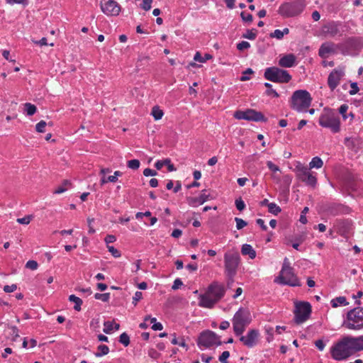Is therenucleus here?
Segmentation results:
<instances>
[{
    "instance_id": "1",
    "label": "nucleus",
    "mask_w": 363,
    "mask_h": 363,
    "mask_svg": "<svg viewBox=\"0 0 363 363\" xmlns=\"http://www.w3.org/2000/svg\"><path fill=\"white\" fill-rule=\"evenodd\" d=\"M224 294V286L218 283H213L208 286L204 294L200 295L199 306L203 308H211Z\"/></svg>"
},
{
    "instance_id": "2",
    "label": "nucleus",
    "mask_w": 363,
    "mask_h": 363,
    "mask_svg": "<svg viewBox=\"0 0 363 363\" xmlns=\"http://www.w3.org/2000/svg\"><path fill=\"white\" fill-rule=\"evenodd\" d=\"M275 282L291 286H301L300 281L294 273V269L290 267L288 259L285 258L282 269L279 275L275 279Z\"/></svg>"
},
{
    "instance_id": "3",
    "label": "nucleus",
    "mask_w": 363,
    "mask_h": 363,
    "mask_svg": "<svg viewBox=\"0 0 363 363\" xmlns=\"http://www.w3.org/2000/svg\"><path fill=\"white\" fill-rule=\"evenodd\" d=\"M252 319L247 309L240 308L234 315L232 322L233 330L236 335H241Z\"/></svg>"
},
{
    "instance_id": "4",
    "label": "nucleus",
    "mask_w": 363,
    "mask_h": 363,
    "mask_svg": "<svg viewBox=\"0 0 363 363\" xmlns=\"http://www.w3.org/2000/svg\"><path fill=\"white\" fill-rule=\"evenodd\" d=\"M349 336L344 337L331 348V355L335 360H343L352 354Z\"/></svg>"
},
{
    "instance_id": "5",
    "label": "nucleus",
    "mask_w": 363,
    "mask_h": 363,
    "mask_svg": "<svg viewBox=\"0 0 363 363\" xmlns=\"http://www.w3.org/2000/svg\"><path fill=\"white\" fill-rule=\"evenodd\" d=\"M240 257L238 252H227L224 255V266L226 276L234 281L238 268L240 264Z\"/></svg>"
},
{
    "instance_id": "6",
    "label": "nucleus",
    "mask_w": 363,
    "mask_h": 363,
    "mask_svg": "<svg viewBox=\"0 0 363 363\" xmlns=\"http://www.w3.org/2000/svg\"><path fill=\"white\" fill-rule=\"evenodd\" d=\"M342 326L350 330H359L363 328V308L357 307L349 311L347 319Z\"/></svg>"
},
{
    "instance_id": "7",
    "label": "nucleus",
    "mask_w": 363,
    "mask_h": 363,
    "mask_svg": "<svg viewBox=\"0 0 363 363\" xmlns=\"http://www.w3.org/2000/svg\"><path fill=\"white\" fill-rule=\"evenodd\" d=\"M312 98L309 92H294L291 98V107L297 112H307Z\"/></svg>"
},
{
    "instance_id": "8",
    "label": "nucleus",
    "mask_w": 363,
    "mask_h": 363,
    "mask_svg": "<svg viewBox=\"0 0 363 363\" xmlns=\"http://www.w3.org/2000/svg\"><path fill=\"white\" fill-rule=\"evenodd\" d=\"M304 8V0H296L282 4L279 8L278 13L284 18H290L299 15Z\"/></svg>"
},
{
    "instance_id": "9",
    "label": "nucleus",
    "mask_w": 363,
    "mask_h": 363,
    "mask_svg": "<svg viewBox=\"0 0 363 363\" xmlns=\"http://www.w3.org/2000/svg\"><path fill=\"white\" fill-rule=\"evenodd\" d=\"M264 77L267 80L279 83H286L291 79L288 71L276 67L267 68L264 72Z\"/></svg>"
},
{
    "instance_id": "10",
    "label": "nucleus",
    "mask_w": 363,
    "mask_h": 363,
    "mask_svg": "<svg viewBox=\"0 0 363 363\" xmlns=\"http://www.w3.org/2000/svg\"><path fill=\"white\" fill-rule=\"evenodd\" d=\"M319 124L323 127L330 128L333 133H337L340 130V122L338 117L330 111L325 112L320 116Z\"/></svg>"
},
{
    "instance_id": "11",
    "label": "nucleus",
    "mask_w": 363,
    "mask_h": 363,
    "mask_svg": "<svg viewBox=\"0 0 363 363\" xmlns=\"http://www.w3.org/2000/svg\"><path fill=\"white\" fill-rule=\"evenodd\" d=\"M311 313V306L308 302H296L294 309V321L301 324L306 321Z\"/></svg>"
},
{
    "instance_id": "12",
    "label": "nucleus",
    "mask_w": 363,
    "mask_h": 363,
    "mask_svg": "<svg viewBox=\"0 0 363 363\" xmlns=\"http://www.w3.org/2000/svg\"><path fill=\"white\" fill-rule=\"evenodd\" d=\"M200 348H208L214 345H220L222 344L218 337L214 332L211 330H205L202 332L197 341Z\"/></svg>"
},
{
    "instance_id": "13",
    "label": "nucleus",
    "mask_w": 363,
    "mask_h": 363,
    "mask_svg": "<svg viewBox=\"0 0 363 363\" xmlns=\"http://www.w3.org/2000/svg\"><path fill=\"white\" fill-rule=\"evenodd\" d=\"M296 177L298 180L305 183L307 186L313 188L315 187L317 179L310 169L303 166H298L296 169Z\"/></svg>"
},
{
    "instance_id": "14",
    "label": "nucleus",
    "mask_w": 363,
    "mask_h": 363,
    "mask_svg": "<svg viewBox=\"0 0 363 363\" xmlns=\"http://www.w3.org/2000/svg\"><path fill=\"white\" fill-rule=\"evenodd\" d=\"M234 116L235 118L241 120H247L252 121H266V118L261 112L256 111L253 109H247L245 111H238L235 112Z\"/></svg>"
},
{
    "instance_id": "15",
    "label": "nucleus",
    "mask_w": 363,
    "mask_h": 363,
    "mask_svg": "<svg viewBox=\"0 0 363 363\" xmlns=\"http://www.w3.org/2000/svg\"><path fill=\"white\" fill-rule=\"evenodd\" d=\"M322 34L325 37L333 38L342 35V23L332 21L325 24L321 29Z\"/></svg>"
},
{
    "instance_id": "16",
    "label": "nucleus",
    "mask_w": 363,
    "mask_h": 363,
    "mask_svg": "<svg viewBox=\"0 0 363 363\" xmlns=\"http://www.w3.org/2000/svg\"><path fill=\"white\" fill-rule=\"evenodd\" d=\"M345 76V69L337 67L333 69L328 76V84L331 90H334L340 83L341 79Z\"/></svg>"
},
{
    "instance_id": "17",
    "label": "nucleus",
    "mask_w": 363,
    "mask_h": 363,
    "mask_svg": "<svg viewBox=\"0 0 363 363\" xmlns=\"http://www.w3.org/2000/svg\"><path fill=\"white\" fill-rule=\"evenodd\" d=\"M101 9L106 16H118L121 12L120 5L113 0H109L103 4L101 3Z\"/></svg>"
},
{
    "instance_id": "18",
    "label": "nucleus",
    "mask_w": 363,
    "mask_h": 363,
    "mask_svg": "<svg viewBox=\"0 0 363 363\" xmlns=\"http://www.w3.org/2000/svg\"><path fill=\"white\" fill-rule=\"evenodd\" d=\"M240 336V341L246 347L251 348L257 343L259 332L257 330L252 329L248 331L246 335Z\"/></svg>"
},
{
    "instance_id": "19",
    "label": "nucleus",
    "mask_w": 363,
    "mask_h": 363,
    "mask_svg": "<svg viewBox=\"0 0 363 363\" xmlns=\"http://www.w3.org/2000/svg\"><path fill=\"white\" fill-rule=\"evenodd\" d=\"M206 190H203L199 197H188L187 202L189 206L196 207L203 204L208 200L209 195L206 194Z\"/></svg>"
},
{
    "instance_id": "20",
    "label": "nucleus",
    "mask_w": 363,
    "mask_h": 363,
    "mask_svg": "<svg viewBox=\"0 0 363 363\" xmlns=\"http://www.w3.org/2000/svg\"><path fill=\"white\" fill-rule=\"evenodd\" d=\"M349 340L352 354L363 350V335L357 337L349 336Z\"/></svg>"
},
{
    "instance_id": "21",
    "label": "nucleus",
    "mask_w": 363,
    "mask_h": 363,
    "mask_svg": "<svg viewBox=\"0 0 363 363\" xmlns=\"http://www.w3.org/2000/svg\"><path fill=\"white\" fill-rule=\"evenodd\" d=\"M334 44L332 43H325L319 48L318 54L322 58L327 57L329 54L334 52Z\"/></svg>"
},
{
    "instance_id": "22",
    "label": "nucleus",
    "mask_w": 363,
    "mask_h": 363,
    "mask_svg": "<svg viewBox=\"0 0 363 363\" xmlns=\"http://www.w3.org/2000/svg\"><path fill=\"white\" fill-rule=\"evenodd\" d=\"M295 62V55L293 54H289L280 58L279 65L282 67H291L294 65Z\"/></svg>"
},
{
    "instance_id": "23",
    "label": "nucleus",
    "mask_w": 363,
    "mask_h": 363,
    "mask_svg": "<svg viewBox=\"0 0 363 363\" xmlns=\"http://www.w3.org/2000/svg\"><path fill=\"white\" fill-rule=\"evenodd\" d=\"M344 143L348 149L357 152L359 149L360 141L357 137H349L345 139Z\"/></svg>"
},
{
    "instance_id": "24",
    "label": "nucleus",
    "mask_w": 363,
    "mask_h": 363,
    "mask_svg": "<svg viewBox=\"0 0 363 363\" xmlns=\"http://www.w3.org/2000/svg\"><path fill=\"white\" fill-rule=\"evenodd\" d=\"M334 227L339 233L343 234L349 230L350 223L347 220H336L334 223Z\"/></svg>"
},
{
    "instance_id": "25",
    "label": "nucleus",
    "mask_w": 363,
    "mask_h": 363,
    "mask_svg": "<svg viewBox=\"0 0 363 363\" xmlns=\"http://www.w3.org/2000/svg\"><path fill=\"white\" fill-rule=\"evenodd\" d=\"M241 252L243 255H248L250 259L256 257V252L249 244H244L241 248Z\"/></svg>"
},
{
    "instance_id": "26",
    "label": "nucleus",
    "mask_w": 363,
    "mask_h": 363,
    "mask_svg": "<svg viewBox=\"0 0 363 363\" xmlns=\"http://www.w3.org/2000/svg\"><path fill=\"white\" fill-rule=\"evenodd\" d=\"M164 164H167V168H168V170L169 172H172V171H174L176 170L175 167H174V165L172 164H171V161L169 159H166L164 160H158L155 164V167L157 169H161Z\"/></svg>"
},
{
    "instance_id": "27",
    "label": "nucleus",
    "mask_w": 363,
    "mask_h": 363,
    "mask_svg": "<svg viewBox=\"0 0 363 363\" xmlns=\"http://www.w3.org/2000/svg\"><path fill=\"white\" fill-rule=\"evenodd\" d=\"M330 303L333 308L339 306H347L349 303L345 296H339L331 300Z\"/></svg>"
},
{
    "instance_id": "28",
    "label": "nucleus",
    "mask_w": 363,
    "mask_h": 363,
    "mask_svg": "<svg viewBox=\"0 0 363 363\" xmlns=\"http://www.w3.org/2000/svg\"><path fill=\"white\" fill-rule=\"evenodd\" d=\"M323 162L319 157H315L309 163V169L313 168L320 169L323 167Z\"/></svg>"
},
{
    "instance_id": "29",
    "label": "nucleus",
    "mask_w": 363,
    "mask_h": 363,
    "mask_svg": "<svg viewBox=\"0 0 363 363\" xmlns=\"http://www.w3.org/2000/svg\"><path fill=\"white\" fill-rule=\"evenodd\" d=\"M69 301L75 303L74 306V310L77 311H81V306L83 301L80 298L72 294L69 296Z\"/></svg>"
},
{
    "instance_id": "30",
    "label": "nucleus",
    "mask_w": 363,
    "mask_h": 363,
    "mask_svg": "<svg viewBox=\"0 0 363 363\" xmlns=\"http://www.w3.org/2000/svg\"><path fill=\"white\" fill-rule=\"evenodd\" d=\"M71 183L69 181L65 180L63 183L54 191L53 193L56 194H62L67 191Z\"/></svg>"
},
{
    "instance_id": "31",
    "label": "nucleus",
    "mask_w": 363,
    "mask_h": 363,
    "mask_svg": "<svg viewBox=\"0 0 363 363\" xmlns=\"http://www.w3.org/2000/svg\"><path fill=\"white\" fill-rule=\"evenodd\" d=\"M151 115L154 117L155 120L157 121L162 118L164 113L159 106H155L152 107Z\"/></svg>"
},
{
    "instance_id": "32",
    "label": "nucleus",
    "mask_w": 363,
    "mask_h": 363,
    "mask_svg": "<svg viewBox=\"0 0 363 363\" xmlns=\"http://www.w3.org/2000/svg\"><path fill=\"white\" fill-rule=\"evenodd\" d=\"M340 210H341L340 206L337 205V204H332V205L329 206L326 209L328 213H329L330 215H332V216H335V215L338 214L339 212L340 211Z\"/></svg>"
},
{
    "instance_id": "33",
    "label": "nucleus",
    "mask_w": 363,
    "mask_h": 363,
    "mask_svg": "<svg viewBox=\"0 0 363 363\" xmlns=\"http://www.w3.org/2000/svg\"><path fill=\"white\" fill-rule=\"evenodd\" d=\"M36 106L30 103H26L24 104V111L28 116H33L36 112Z\"/></svg>"
},
{
    "instance_id": "34",
    "label": "nucleus",
    "mask_w": 363,
    "mask_h": 363,
    "mask_svg": "<svg viewBox=\"0 0 363 363\" xmlns=\"http://www.w3.org/2000/svg\"><path fill=\"white\" fill-rule=\"evenodd\" d=\"M98 352L95 353L96 357H101L106 355L109 352V348L105 345H100L98 346Z\"/></svg>"
},
{
    "instance_id": "35",
    "label": "nucleus",
    "mask_w": 363,
    "mask_h": 363,
    "mask_svg": "<svg viewBox=\"0 0 363 363\" xmlns=\"http://www.w3.org/2000/svg\"><path fill=\"white\" fill-rule=\"evenodd\" d=\"M348 110V106L347 104H342L339 108V113L342 115L343 119L346 120L349 116L352 118L354 117V115L352 112L349 113L348 116L346 115V113Z\"/></svg>"
},
{
    "instance_id": "36",
    "label": "nucleus",
    "mask_w": 363,
    "mask_h": 363,
    "mask_svg": "<svg viewBox=\"0 0 363 363\" xmlns=\"http://www.w3.org/2000/svg\"><path fill=\"white\" fill-rule=\"evenodd\" d=\"M257 30L255 28L247 30L246 33L242 34V38L249 40H255L257 37Z\"/></svg>"
},
{
    "instance_id": "37",
    "label": "nucleus",
    "mask_w": 363,
    "mask_h": 363,
    "mask_svg": "<svg viewBox=\"0 0 363 363\" xmlns=\"http://www.w3.org/2000/svg\"><path fill=\"white\" fill-rule=\"evenodd\" d=\"M212 56L210 54H206L204 57H202L199 52H197L194 57V60L195 61L200 62H206V60H210Z\"/></svg>"
},
{
    "instance_id": "38",
    "label": "nucleus",
    "mask_w": 363,
    "mask_h": 363,
    "mask_svg": "<svg viewBox=\"0 0 363 363\" xmlns=\"http://www.w3.org/2000/svg\"><path fill=\"white\" fill-rule=\"evenodd\" d=\"M268 209L269 212L274 215H277L281 211V208L274 203L268 204Z\"/></svg>"
},
{
    "instance_id": "39",
    "label": "nucleus",
    "mask_w": 363,
    "mask_h": 363,
    "mask_svg": "<svg viewBox=\"0 0 363 363\" xmlns=\"http://www.w3.org/2000/svg\"><path fill=\"white\" fill-rule=\"evenodd\" d=\"M119 342L125 347L130 344V337L126 333H123L119 337Z\"/></svg>"
},
{
    "instance_id": "40",
    "label": "nucleus",
    "mask_w": 363,
    "mask_h": 363,
    "mask_svg": "<svg viewBox=\"0 0 363 363\" xmlns=\"http://www.w3.org/2000/svg\"><path fill=\"white\" fill-rule=\"evenodd\" d=\"M140 162L138 160H131L128 161L127 166L131 169L136 170L140 167Z\"/></svg>"
},
{
    "instance_id": "41",
    "label": "nucleus",
    "mask_w": 363,
    "mask_h": 363,
    "mask_svg": "<svg viewBox=\"0 0 363 363\" xmlns=\"http://www.w3.org/2000/svg\"><path fill=\"white\" fill-rule=\"evenodd\" d=\"M94 298L97 300H101L104 302L108 301L110 298V294L109 293H105V294H99L96 293L94 295Z\"/></svg>"
},
{
    "instance_id": "42",
    "label": "nucleus",
    "mask_w": 363,
    "mask_h": 363,
    "mask_svg": "<svg viewBox=\"0 0 363 363\" xmlns=\"http://www.w3.org/2000/svg\"><path fill=\"white\" fill-rule=\"evenodd\" d=\"M104 325V332L106 334H110L113 330V322L105 321Z\"/></svg>"
},
{
    "instance_id": "43",
    "label": "nucleus",
    "mask_w": 363,
    "mask_h": 363,
    "mask_svg": "<svg viewBox=\"0 0 363 363\" xmlns=\"http://www.w3.org/2000/svg\"><path fill=\"white\" fill-rule=\"evenodd\" d=\"M33 43L35 45H40V46H45V45H50L51 47L54 46V43H48L46 38H42L39 40H33Z\"/></svg>"
},
{
    "instance_id": "44",
    "label": "nucleus",
    "mask_w": 363,
    "mask_h": 363,
    "mask_svg": "<svg viewBox=\"0 0 363 363\" xmlns=\"http://www.w3.org/2000/svg\"><path fill=\"white\" fill-rule=\"evenodd\" d=\"M46 122L44 121H40L35 125V130L38 133H44L45 131Z\"/></svg>"
},
{
    "instance_id": "45",
    "label": "nucleus",
    "mask_w": 363,
    "mask_h": 363,
    "mask_svg": "<svg viewBox=\"0 0 363 363\" xmlns=\"http://www.w3.org/2000/svg\"><path fill=\"white\" fill-rule=\"evenodd\" d=\"M235 220L236 222V228L238 230H241L244 227H245L247 225V223L240 218H235Z\"/></svg>"
},
{
    "instance_id": "46",
    "label": "nucleus",
    "mask_w": 363,
    "mask_h": 363,
    "mask_svg": "<svg viewBox=\"0 0 363 363\" xmlns=\"http://www.w3.org/2000/svg\"><path fill=\"white\" fill-rule=\"evenodd\" d=\"M240 16H241L242 21L247 22V23H251L253 20L252 15L250 13H246L245 11L241 12Z\"/></svg>"
},
{
    "instance_id": "47",
    "label": "nucleus",
    "mask_w": 363,
    "mask_h": 363,
    "mask_svg": "<svg viewBox=\"0 0 363 363\" xmlns=\"http://www.w3.org/2000/svg\"><path fill=\"white\" fill-rule=\"evenodd\" d=\"M38 264L35 260H29L26 264V267L31 270H35L38 269Z\"/></svg>"
},
{
    "instance_id": "48",
    "label": "nucleus",
    "mask_w": 363,
    "mask_h": 363,
    "mask_svg": "<svg viewBox=\"0 0 363 363\" xmlns=\"http://www.w3.org/2000/svg\"><path fill=\"white\" fill-rule=\"evenodd\" d=\"M118 180L117 177L116 176H109L107 178L105 177H103L101 179V185H104V184L107 182H116Z\"/></svg>"
},
{
    "instance_id": "49",
    "label": "nucleus",
    "mask_w": 363,
    "mask_h": 363,
    "mask_svg": "<svg viewBox=\"0 0 363 363\" xmlns=\"http://www.w3.org/2000/svg\"><path fill=\"white\" fill-rule=\"evenodd\" d=\"M270 38H275L278 40H281L283 38V32L281 30L277 29L273 33L269 34Z\"/></svg>"
},
{
    "instance_id": "50",
    "label": "nucleus",
    "mask_w": 363,
    "mask_h": 363,
    "mask_svg": "<svg viewBox=\"0 0 363 363\" xmlns=\"http://www.w3.org/2000/svg\"><path fill=\"white\" fill-rule=\"evenodd\" d=\"M253 74V71L251 68H247L245 71L242 72V74L240 77L241 81H246L250 79L249 74Z\"/></svg>"
},
{
    "instance_id": "51",
    "label": "nucleus",
    "mask_w": 363,
    "mask_h": 363,
    "mask_svg": "<svg viewBox=\"0 0 363 363\" xmlns=\"http://www.w3.org/2000/svg\"><path fill=\"white\" fill-rule=\"evenodd\" d=\"M230 357V352L228 351H224L219 357V361L221 363H229L227 359Z\"/></svg>"
},
{
    "instance_id": "52",
    "label": "nucleus",
    "mask_w": 363,
    "mask_h": 363,
    "mask_svg": "<svg viewBox=\"0 0 363 363\" xmlns=\"http://www.w3.org/2000/svg\"><path fill=\"white\" fill-rule=\"evenodd\" d=\"M153 0H143L141 8L145 11H149L152 7V3Z\"/></svg>"
},
{
    "instance_id": "53",
    "label": "nucleus",
    "mask_w": 363,
    "mask_h": 363,
    "mask_svg": "<svg viewBox=\"0 0 363 363\" xmlns=\"http://www.w3.org/2000/svg\"><path fill=\"white\" fill-rule=\"evenodd\" d=\"M32 219V216H27L23 218H18L17 222L20 224L28 225Z\"/></svg>"
},
{
    "instance_id": "54",
    "label": "nucleus",
    "mask_w": 363,
    "mask_h": 363,
    "mask_svg": "<svg viewBox=\"0 0 363 363\" xmlns=\"http://www.w3.org/2000/svg\"><path fill=\"white\" fill-rule=\"evenodd\" d=\"M267 165L268 167V168L272 171L273 172V173H277V172H280V169L279 167L276 165L275 164H274L271 161H268L267 162Z\"/></svg>"
},
{
    "instance_id": "55",
    "label": "nucleus",
    "mask_w": 363,
    "mask_h": 363,
    "mask_svg": "<svg viewBox=\"0 0 363 363\" xmlns=\"http://www.w3.org/2000/svg\"><path fill=\"white\" fill-rule=\"evenodd\" d=\"M250 47V44L247 41H241L237 44V48L239 50H244Z\"/></svg>"
},
{
    "instance_id": "56",
    "label": "nucleus",
    "mask_w": 363,
    "mask_h": 363,
    "mask_svg": "<svg viewBox=\"0 0 363 363\" xmlns=\"http://www.w3.org/2000/svg\"><path fill=\"white\" fill-rule=\"evenodd\" d=\"M235 206L238 211H241L245 208V204L241 198L235 200Z\"/></svg>"
},
{
    "instance_id": "57",
    "label": "nucleus",
    "mask_w": 363,
    "mask_h": 363,
    "mask_svg": "<svg viewBox=\"0 0 363 363\" xmlns=\"http://www.w3.org/2000/svg\"><path fill=\"white\" fill-rule=\"evenodd\" d=\"M107 247H108V251L111 253V255L114 257H121V252L117 249H116L113 246L107 245Z\"/></svg>"
},
{
    "instance_id": "58",
    "label": "nucleus",
    "mask_w": 363,
    "mask_h": 363,
    "mask_svg": "<svg viewBox=\"0 0 363 363\" xmlns=\"http://www.w3.org/2000/svg\"><path fill=\"white\" fill-rule=\"evenodd\" d=\"M143 298V294L142 292L140 291H136L135 293V295L133 297V303L134 304V306H136L138 302L142 299Z\"/></svg>"
},
{
    "instance_id": "59",
    "label": "nucleus",
    "mask_w": 363,
    "mask_h": 363,
    "mask_svg": "<svg viewBox=\"0 0 363 363\" xmlns=\"http://www.w3.org/2000/svg\"><path fill=\"white\" fill-rule=\"evenodd\" d=\"M9 328L11 330V335L13 337V340H15L19 337L18 329L16 326H9Z\"/></svg>"
},
{
    "instance_id": "60",
    "label": "nucleus",
    "mask_w": 363,
    "mask_h": 363,
    "mask_svg": "<svg viewBox=\"0 0 363 363\" xmlns=\"http://www.w3.org/2000/svg\"><path fill=\"white\" fill-rule=\"evenodd\" d=\"M171 342H172V344H173V345H180V346H182V347H186V343H185V342H184V339H182H182H181V340L179 341V340H178V339L175 337V335H174V337H173V339L172 340Z\"/></svg>"
},
{
    "instance_id": "61",
    "label": "nucleus",
    "mask_w": 363,
    "mask_h": 363,
    "mask_svg": "<svg viewBox=\"0 0 363 363\" xmlns=\"http://www.w3.org/2000/svg\"><path fill=\"white\" fill-rule=\"evenodd\" d=\"M143 174L145 177H150V176H156L157 174V172L155 170L146 168L143 171Z\"/></svg>"
},
{
    "instance_id": "62",
    "label": "nucleus",
    "mask_w": 363,
    "mask_h": 363,
    "mask_svg": "<svg viewBox=\"0 0 363 363\" xmlns=\"http://www.w3.org/2000/svg\"><path fill=\"white\" fill-rule=\"evenodd\" d=\"M17 289V286L16 284H11V285H6L4 286V291L6 292V293H11V292H13L14 291H16Z\"/></svg>"
},
{
    "instance_id": "63",
    "label": "nucleus",
    "mask_w": 363,
    "mask_h": 363,
    "mask_svg": "<svg viewBox=\"0 0 363 363\" xmlns=\"http://www.w3.org/2000/svg\"><path fill=\"white\" fill-rule=\"evenodd\" d=\"M182 285H183V283H182V280L180 279L177 278L174 280V284L172 286V289L173 290H177Z\"/></svg>"
},
{
    "instance_id": "64",
    "label": "nucleus",
    "mask_w": 363,
    "mask_h": 363,
    "mask_svg": "<svg viewBox=\"0 0 363 363\" xmlns=\"http://www.w3.org/2000/svg\"><path fill=\"white\" fill-rule=\"evenodd\" d=\"M315 345L320 351H323L325 346V343L322 340H317L315 342Z\"/></svg>"
}]
</instances>
